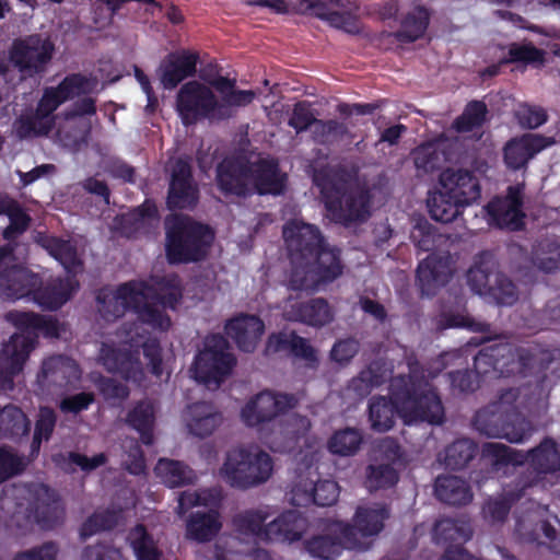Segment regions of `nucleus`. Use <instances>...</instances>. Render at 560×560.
<instances>
[{"label": "nucleus", "mask_w": 560, "mask_h": 560, "mask_svg": "<svg viewBox=\"0 0 560 560\" xmlns=\"http://www.w3.org/2000/svg\"><path fill=\"white\" fill-rule=\"evenodd\" d=\"M176 110L185 126L200 120H219V98L211 88L192 80L184 83L176 95Z\"/></svg>", "instance_id": "8"}, {"label": "nucleus", "mask_w": 560, "mask_h": 560, "mask_svg": "<svg viewBox=\"0 0 560 560\" xmlns=\"http://www.w3.org/2000/svg\"><path fill=\"white\" fill-rule=\"evenodd\" d=\"M390 516V510L385 503H373L371 505L358 506L350 523H338L347 549L364 551L370 548V544L362 541L363 538L375 537L382 533L385 522Z\"/></svg>", "instance_id": "9"}, {"label": "nucleus", "mask_w": 560, "mask_h": 560, "mask_svg": "<svg viewBox=\"0 0 560 560\" xmlns=\"http://www.w3.org/2000/svg\"><path fill=\"white\" fill-rule=\"evenodd\" d=\"M130 546L137 560H161L163 551L143 524H137L129 533Z\"/></svg>", "instance_id": "50"}, {"label": "nucleus", "mask_w": 560, "mask_h": 560, "mask_svg": "<svg viewBox=\"0 0 560 560\" xmlns=\"http://www.w3.org/2000/svg\"><path fill=\"white\" fill-rule=\"evenodd\" d=\"M530 261L545 273L560 270V242L556 237L537 241L532 247Z\"/></svg>", "instance_id": "41"}, {"label": "nucleus", "mask_w": 560, "mask_h": 560, "mask_svg": "<svg viewBox=\"0 0 560 560\" xmlns=\"http://www.w3.org/2000/svg\"><path fill=\"white\" fill-rule=\"evenodd\" d=\"M55 127V117H44L35 109L34 114L18 119L16 131L21 138L47 136Z\"/></svg>", "instance_id": "60"}, {"label": "nucleus", "mask_w": 560, "mask_h": 560, "mask_svg": "<svg viewBox=\"0 0 560 560\" xmlns=\"http://www.w3.org/2000/svg\"><path fill=\"white\" fill-rule=\"evenodd\" d=\"M429 213L434 221L442 223L453 222L465 208L464 203L456 199L447 189H440L429 195L427 199Z\"/></svg>", "instance_id": "35"}, {"label": "nucleus", "mask_w": 560, "mask_h": 560, "mask_svg": "<svg viewBox=\"0 0 560 560\" xmlns=\"http://www.w3.org/2000/svg\"><path fill=\"white\" fill-rule=\"evenodd\" d=\"M249 466V447H235L226 453L220 472L231 487L245 490L249 489V475H246Z\"/></svg>", "instance_id": "31"}, {"label": "nucleus", "mask_w": 560, "mask_h": 560, "mask_svg": "<svg viewBox=\"0 0 560 560\" xmlns=\"http://www.w3.org/2000/svg\"><path fill=\"white\" fill-rule=\"evenodd\" d=\"M294 405L293 395L275 394L265 389L252 397L242 407L240 417L247 428L260 429L261 425L271 422L279 415L293 408Z\"/></svg>", "instance_id": "10"}, {"label": "nucleus", "mask_w": 560, "mask_h": 560, "mask_svg": "<svg viewBox=\"0 0 560 560\" xmlns=\"http://www.w3.org/2000/svg\"><path fill=\"white\" fill-rule=\"evenodd\" d=\"M339 498V486L332 480H323L302 487L295 485L291 490V503L295 506H330Z\"/></svg>", "instance_id": "26"}, {"label": "nucleus", "mask_w": 560, "mask_h": 560, "mask_svg": "<svg viewBox=\"0 0 560 560\" xmlns=\"http://www.w3.org/2000/svg\"><path fill=\"white\" fill-rule=\"evenodd\" d=\"M338 536L315 535L304 541L305 550L315 558L331 560L337 558L343 548H347L345 539L337 527Z\"/></svg>", "instance_id": "47"}, {"label": "nucleus", "mask_w": 560, "mask_h": 560, "mask_svg": "<svg viewBox=\"0 0 560 560\" xmlns=\"http://www.w3.org/2000/svg\"><path fill=\"white\" fill-rule=\"evenodd\" d=\"M434 494L438 500L448 505H466L472 500L469 485L451 475H442L435 479Z\"/></svg>", "instance_id": "32"}, {"label": "nucleus", "mask_w": 560, "mask_h": 560, "mask_svg": "<svg viewBox=\"0 0 560 560\" xmlns=\"http://www.w3.org/2000/svg\"><path fill=\"white\" fill-rule=\"evenodd\" d=\"M256 93L253 90H240L236 86L219 100V120H228L234 116V107H245L253 103Z\"/></svg>", "instance_id": "62"}, {"label": "nucleus", "mask_w": 560, "mask_h": 560, "mask_svg": "<svg viewBox=\"0 0 560 560\" xmlns=\"http://www.w3.org/2000/svg\"><path fill=\"white\" fill-rule=\"evenodd\" d=\"M140 353L100 352L98 362L107 372L117 374L125 381L140 383L144 376Z\"/></svg>", "instance_id": "28"}, {"label": "nucleus", "mask_w": 560, "mask_h": 560, "mask_svg": "<svg viewBox=\"0 0 560 560\" xmlns=\"http://www.w3.org/2000/svg\"><path fill=\"white\" fill-rule=\"evenodd\" d=\"M407 424L427 422L440 425L445 420V409L436 388L409 362V374L390 380L389 398L373 397L369 404L371 428L386 432L395 424V413Z\"/></svg>", "instance_id": "2"}, {"label": "nucleus", "mask_w": 560, "mask_h": 560, "mask_svg": "<svg viewBox=\"0 0 560 560\" xmlns=\"http://www.w3.org/2000/svg\"><path fill=\"white\" fill-rule=\"evenodd\" d=\"M487 114L488 108L485 102L471 101L466 105L463 114L455 119L454 128L458 132H470L482 127Z\"/></svg>", "instance_id": "59"}, {"label": "nucleus", "mask_w": 560, "mask_h": 560, "mask_svg": "<svg viewBox=\"0 0 560 560\" xmlns=\"http://www.w3.org/2000/svg\"><path fill=\"white\" fill-rule=\"evenodd\" d=\"M42 284V278L30 269L12 265L0 273V299L15 301L31 298L36 285Z\"/></svg>", "instance_id": "20"}, {"label": "nucleus", "mask_w": 560, "mask_h": 560, "mask_svg": "<svg viewBox=\"0 0 560 560\" xmlns=\"http://www.w3.org/2000/svg\"><path fill=\"white\" fill-rule=\"evenodd\" d=\"M235 364L234 352H197L191 372L198 383L217 389L232 373Z\"/></svg>", "instance_id": "15"}, {"label": "nucleus", "mask_w": 560, "mask_h": 560, "mask_svg": "<svg viewBox=\"0 0 560 560\" xmlns=\"http://www.w3.org/2000/svg\"><path fill=\"white\" fill-rule=\"evenodd\" d=\"M398 480V472L388 464L370 465L368 467L365 485L371 492L392 488Z\"/></svg>", "instance_id": "61"}, {"label": "nucleus", "mask_w": 560, "mask_h": 560, "mask_svg": "<svg viewBox=\"0 0 560 560\" xmlns=\"http://www.w3.org/2000/svg\"><path fill=\"white\" fill-rule=\"evenodd\" d=\"M30 512L43 529H54L62 523L65 509L57 492L47 485H39L35 491Z\"/></svg>", "instance_id": "22"}, {"label": "nucleus", "mask_w": 560, "mask_h": 560, "mask_svg": "<svg viewBox=\"0 0 560 560\" xmlns=\"http://www.w3.org/2000/svg\"><path fill=\"white\" fill-rule=\"evenodd\" d=\"M119 517V512L110 509L94 512L83 522L80 536L85 539L100 532L112 530L117 526Z\"/></svg>", "instance_id": "58"}, {"label": "nucleus", "mask_w": 560, "mask_h": 560, "mask_svg": "<svg viewBox=\"0 0 560 560\" xmlns=\"http://www.w3.org/2000/svg\"><path fill=\"white\" fill-rule=\"evenodd\" d=\"M199 59V52L189 49L168 52L156 69L162 86L173 90L184 80L195 77Z\"/></svg>", "instance_id": "16"}, {"label": "nucleus", "mask_w": 560, "mask_h": 560, "mask_svg": "<svg viewBox=\"0 0 560 560\" xmlns=\"http://www.w3.org/2000/svg\"><path fill=\"white\" fill-rule=\"evenodd\" d=\"M126 423L129 428L140 434V441L144 445H152L154 442L155 412L151 402L139 401L129 410L126 417Z\"/></svg>", "instance_id": "40"}, {"label": "nucleus", "mask_w": 560, "mask_h": 560, "mask_svg": "<svg viewBox=\"0 0 560 560\" xmlns=\"http://www.w3.org/2000/svg\"><path fill=\"white\" fill-rule=\"evenodd\" d=\"M282 234L291 264V290L316 292L342 276L340 249L330 247L316 225L293 220Z\"/></svg>", "instance_id": "3"}, {"label": "nucleus", "mask_w": 560, "mask_h": 560, "mask_svg": "<svg viewBox=\"0 0 560 560\" xmlns=\"http://www.w3.org/2000/svg\"><path fill=\"white\" fill-rule=\"evenodd\" d=\"M31 352H0V390H12L14 377L19 375Z\"/></svg>", "instance_id": "54"}, {"label": "nucleus", "mask_w": 560, "mask_h": 560, "mask_svg": "<svg viewBox=\"0 0 560 560\" xmlns=\"http://www.w3.org/2000/svg\"><path fill=\"white\" fill-rule=\"evenodd\" d=\"M430 21V13L424 7H417L407 13L401 22L396 38L401 43H413L425 33Z\"/></svg>", "instance_id": "48"}, {"label": "nucleus", "mask_w": 560, "mask_h": 560, "mask_svg": "<svg viewBox=\"0 0 560 560\" xmlns=\"http://www.w3.org/2000/svg\"><path fill=\"white\" fill-rule=\"evenodd\" d=\"M55 88L65 101L89 94L92 91L90 80L81 73L66 75Z\"/></svg>", "instance_id": "64"}, {"label": "nucleus", "mask_w": 560, "mask_h": 560, "mask_svg": "<svg viewBox=\"0 0 560 560\" xmlns=\"http://www.w3.org/2000/svg\"><path fill=\"white\" fill-rule=\"evenodd\" d=\"M249 184L260 196H279L285 190L287 174L281 172L277 160L260 158L250 161Z\"/></svg>", "instance_id": "18"}, {"label": "nucleus", "mask_w": 560, "mask_h": 560, "mask_svg": "<svg viewBox=\"0 0 560 560\" xmlns=\"http://www.w3.org/2000/svg\"><path fill=\"white\" fill-rule=\"evenodd\" d=\"M249 174L250 160L246 155H228L215 166L217 187L224 196L247 197L252 194Z\"/></svg>", "instance_id": "12"}, {"label": "nucleus", "mask_w": 560, "mask_h": 560, "mask_svg": "<svg viewBox=\"0 0 560 560\" xmlns=\"http://www.w3.org/2000/svg\"><path fill=\"white\" fill-rule=\"evenodd\" d=\"M222 524L220 514L215 510L208 512H194L186 524V535L189 539L198 542L212 540L220 532Z\"/></svg>", "instance_id": "36"}, {"label": "nucleus", "mask_w": 560, "mask_h": 560, "mask_svg": "<svg viewBox=\"0 0 560 560\" xmlns=\"http://www.w3.org/2000/svg\"><path fill=\"white\" fill-rule=\"evenodd\" d=\"M474 371H454L450 373L451 384L460 393H472L479 387V376L493 372L499 377L528 375V364L533 352H505L495 358L493 352H476Z\"/></svg>", "instance_id": "6"}, {"label": "nucleus", "mask_w": 560, "mask_h": 560, "mask_svg": "<svg viewBox=\"0 0 560 560\" xmlns=\"http://www.w3.org/2000/svg\"><path fill=\"white\" fill-rule=\"evenodd\" d=\"M95 299L100 315L106 322H115L131 311L142 324L166 331L171 318L165 310L176 308L183 299V287L176 273L153 276L149 281L121 283L116 290L101 288Z\"/></svg>", "instance_id": "1"}, {"label": "nucleus", "mask_w": 560, "mask_h": 560, "mask_svg": "<svg viewBox=\"0 0 560 560\" xmlns=\"http://www.w3.org/2000/svg\"><path fill=\"white\" fill-rule=\"evenodd\" d=\"M481 452L482 457L490 460L491 467L495 471L509 465L521 466L527 462V455L524 452L497 442L485 443Z\"/></svg>", "instance_id": "43"}, {"label": "nucleus", "mask_w": 560, "mask_h": 560, "mask_svg": "<svg viewBox=\"0 0 560 560\" xmlns=\"http://www.w3.org/2000/svg\"><path fill=\"white\" fill-rule=\"evenodd\" d=\"M43 246L51 257L61 264L67 276L77 278L83 268V261L79 257L75 244L69 240L49 236L45 238Z\"/></svg>", "instance_id": "33"}, {"label": "nucleus", "mask_w": 560, "mask_h": 560, "mask_svg": "<svg viewBox=\"0 0 560 560\" xmlns=\"http://www.w3.org/2000/svg\"><path fill=\"white\" fill-rule=\"evenodd\" d=\"M505 412L483 408L478 410L472 418V427L481 435L506 441H520V435L504 432Z\"/></svg>", "instance_id": "38"}, {"label": "nucleus", "mask_w": 560, "mask_h": 560, "mask_svg": "<svg viewBox=\"0 0 560 560\" xmlns=\"http://www.w3.org/2000/svg\"><path fill=\"white\" fill-rule=\"evenodd\" d=\"M156 475L170 488L192 483L196 476L192 469L179 460L161 458L155 466Z\"/></svg>", "instance_id": "44"}, {"label": "nucleus", "mask_w": 560, "mask_h": 560, "mask_svg": "<svg viewBox=\"0 0 560 560\" xmlns=\"http://www.w3.org/2000/svg\"><path fill=\"white\" fill-rule=\"evenodd\" d=\"M31 431V421L20 407L9 404L0 407V436L19 441L27 436Z\"/></svg>", "instance_id": "39"}, {"label": "nucleus", "mask_w": 560, "mask_h": 560, "mask_svg": "<svg viewBox=\"0 0 560 560\" xmlns=\"http://www.w3.org/2000/svg\"><path fill=\"white\" fill-rule=\"evenodd\" d=\"M8 319L18 330L10 338L11 350H35L40 335L59 338L67 331L66 324L56 317L33 312H10Z\"/></svg>", "instance_id": "7"}, {"label": "nucleus", "mask_w": 560, "mask_h": 560, "mask_svg": "<svg viewBox=\"0 0 560 560\" xmlns=\"http://www.w3.org/2000/svg\"><path fill=\"white\" fill-rule=\"evenodd\" d=\"M250 466L246 471L249 475V488L266 482L272 475L273 460L271 456L257 446H250Z\"/></svg>", "instance_id": "56"}, {"label": "nucleus", "mask_w": 560, "mask_h": 560, "mask_svg": "<svg viewBox=\"0 0 560 560\" xmlns=\"http://www.w3.org/2000/svg\"><path fill=\"white\" fill-rule=\"evenodd\" d=\"M79 289V281L74 277H56L46 283L36 285L32 293L34 301L42 308L57 311L65 305Z\"/></svg>", "instance_id": "21"}, {"label": "nucleus", "mask_w": 560, "mask_h": 560, "mask_svg": "<svg viewBox=\"0 0 560 560\" xmlns=\"http://www.w3.org/2000/svg\"><path fill=\"white\" fill-rule=\"evenodd\" d=\"M312 132L314 140L323 145L338 144L343 140L351 142L354 138L347 124L337 119H319Z\"/></svg>", "instance_id": "49"}, {"label": "nucleus", "mask_w": 560, "mask_h": 560, "mask_svg": "<svg viewBox=\"0 0 560 560\" xmlns=\"http://www.w3.org/2000/svg\"><path fill=\"white\" fill-rule=\"evenodd\" d=\"M363 442L360 430L345 428L336 431L327 442V448L331 454L339 456H352L357 454Z\"/></svg>", "instance_id": "53"}, {"label": "nucleus", "mask_w": 560, "mask_h": 560, "mask_svg": "<svg viewBox=\"0 0 560 560\" xmlns=\"http://www.w3.org/2000/svg\"><path fill=\"white\" fill-rule=\"evenodd\" d=\"M55 47L48 39L32 35L13 42L10 49V60L20 72L28 75L45 72L52 58Z\"/></svg>", "instance_id": "11"}, {"label": "nucleus", "mask_w": 560, "mask_h": 560, "mask_svg": "<svg viewBox=\"0 0 560 560\" xmlns=\"http://www.w3.org/2000/svg\"><path fill=\"white\" fill-rule=\"evenodd\" d=\"M478 444L468 439L462 438L447 445L443 453V463L446 468L459 470L465 468L477 455Z\"/></svg>", "instance_id": "45"}, {"label": "nucleus", "mask_w": 560, "mask_h": 560, "mask_svg": "<svg viewBox=\"0 0 560 560\" xmlns=\"http://www.w3.org/2000/svg\"><path fill=\"white\" fill-rule=\"evenodd\" d=\"M452 277L450 258L430 254L419 262L416 271L417 283L422 296H434Z\"/></svg>", "instance_id": "19"}, {"label": "nucleus", "mask_w": 560, "mask_h": 560, "mask_svg": "<svg viewBox=\"0 0 560 560\" xmlns=\"http://www.w3.org/2000/svg\"><path fill=\"white\" fill-rule=\"evenodd\" d=\"M224 331L238 350H249L254 349L264 336L265 323L257 315L242 313L226 320Z\"/></svg>", "instance_id": "24"}, {"label": "nucleus", "mask_w": 560, "mask_h": 560, "mask_svg": "<svg viewBox=\"0 0 560 560\" xmlns=\"http://www.w3.org/2000/svg\"><path fill=\"white\" fill-rule=\"evenodd\" d=\"M199 201V188L188 161L177 159L172 167L166 205L170 210L194 209Z\"/></svg>", "instance_id": "14"}, {"label": "nucleus", "mask_w": 560, "mask_h": 560, "mask_svg": "<svg viewBox=\"0 0 560 560\" xmlns=\"http://www.w3.org/2000/svg\"><path fill=\"white\" fill-rule=\"evenodd\" d=\"M490 225L520 231L524 228L523 187L509 186L505 197H494L485 207Z\"/></svg>", "instance_id": "13"}, {"label": "nucleus", "mask_w": 560, "mask_h": 560, "mask_svg": "<svg viewBox=\"0 0 560 560\" xmlns=\"http://www.w3.org/2000/svg\"><path fill=\"white\" fill-rule=\"evenodd\" d=\"M318 185L327 217L332 222L349 226L370 218L372 196L369 189L349 187L345 179L336 175L326 176Z\"/></svg>", "instance_id": "5"}, {"label": "nucleus", "mask_w": 560, "mask_h": 560, "mask_svg": "<svg viewBox=\"0 0 560 560\" xmlns=\"http://www.w3.org/2000/svg\"><path fill=\"white\" fill-rule=\"evenodd\" d=\"M439 184L450 190L465 207L477 202L481 197L480 183L474 172L468 170L447 168L441 173Z\"/></svg>", "instance_id": "23"}, {"label": "nucleus", "mask_w": 560, "mask_h": 560, "mask_svg": "<svg viewBox=\"0 0 560 560\" xmlns=\"http://www.w3.org/2000/svg\"><path fill=\"white\" fill-rule=\"evenodd\" d=\"M294 313L300 322L314 327H322L330 323L334 317L328 302L323 298L299 303Z\"/></svg>", "instance_id": "46"}, {"label": "nucleus", "mask_w": 560, "mask_h": 560, "mask_svg": "<svg viewBox=\"0 0 560 560\" xmlns=\"http://www.w3.org/2000/svg\"><path fill=\"white\" fill-rule=\"evenodd\" d=\"M7 209L5 215L9 218V225L4 228L2 236L5 241L11 242L27 231L32 219L21 203L11 197H9Z\"/></svg>", "instance_id": "57"}, {"label": "nucleus", "mask_w": 560, "mask_h": 560, "mask_svg": "<svg viewBox=\"0 0 560 560\" xmlns=\"http://www.w3.org/2000/svg\"><path fill=\"white\" fill-rule=\"evenodd\" d=\"M517 486H521L517 492L505 491L504 495L499 499H490L483 506L482 512L485 517L491 522L502 523L506 520L513 503L520 500L525 494V489L529 486L520 480Z\"/></svg>", "instance_id": "52"}, {"label": "nucleus", "mask_w": 560, "mask_h": 560, "mask_svg": "<svg viewBox=\"0 0 560 560\" xmlns=\"http://www.w3.org/2000/svg\"><path fill=\"white\" fill-rule=\"evenodd\" d=\"M159 210L154 201L145 199L144 202L127 213L117 217V225L126 236L138 233L147 221L158 220Z\"/></svg>", "instance_id": "42"}, {"label": "nucleus", "mask_w": 560, "mask_h": 560, "mask_svg": "<svg viewBox=\"0 0 560 560\" xmlns=\"http://www.w3.org/2000/svg\"><path fill=\"white\" fill-rule=\"evenodd\" d=\"M499 262L495 256L489 252H481L467 272V283L471 291L486 296L490 287L499 275Z\"/></svg>", "instance_id": "29"}, {"label": "nucleus", "mask_w": 560, "mask_h": 560, "mask_svg": "<svg viewBox=\"0 0 560 560\" xmlns=\"http://www.w3.org/2000/svg\"><path fill=\"white\" fill-rule=\"evenodd\" d=\"M307 527V520L298 511L289 510L267 524V540L298 541Z\"/></svg>", "instance_id": "30"}, {"label": "nucleus", "mask_w": 560, "mask_h": 560, "mask_svg": "<svg viewBox=\"0 0 560 560\" xmlns=\"http://www.w3.org/2000/svg\"><path fill=\"white\" fill-rule=\"evenodd\" d=\"M486 296L492 298L499 305L511 306L517 301L518 291L514 282L500 271Z\"/></svg>", "instance_id": "63"}, {"label": "nucleus", "mask_w": 560, "mask_h": 560, "mask_svg": "<svg viewBox=\"0 0 560 560\" xmlns=\"http://www.w3.org/2000/svg\"><path fill=\"white\" fill-rule=\"evenodd\" d=\"M38 382L55 388H74L80 383L82 370L78 362L66 354L49 357L43 361Z\"/></svg>", "instance_id": "17"}, {"label": "nucleus", "mask_w": 560, "mask_h": 560, "mask_svg": "<svg viewBox=\"0 0 560 560\" xmlns=\"http://www.w3.org/2000/svg\"><path fill=\"white\" fill-rule=\"evenodd\" d=\"M57 423L56 411L48 406L39 407L33 439L31 442V454L37 455L40 451L42 443L49 441L52 436Z\"/></svg>", "instance_id": "55"}, {"label": "nucleus", "mask_w": 560, "mask_h": 560, "mask_svg": "<svg viewBox=\"0 0 560 560\" xmlns=\"http://www.w3.org/2000/svg\"><path fill=\"white\" fill-rule=\"evenodd\" d=\"M545 148V138L525 133L510 139L503 147V161L511 171L527 167L528 162Z\"/></svg>", "instance_id": "25"}, {"label": "nucleus", "mask_w": 560, "mask_h": 560, "mask_svg": "<svg viewBox=\"0 0 560 560\" xmlns=\"http://www.w3.org/2000/svg\"><path fill=\"white\" fill-rule=\"evenodd\" d=\"M214 241L213 230L186 214L165 219V257L170 265H188L203 261Z\"/></svg>", "instance_id": "4"}, {"label": "nucleus", "mask_w": 560, "mask_h": 560, "mask_svg": "<svg viewBox=\"0 0 560 560\" xmlns=\"http://www.w3.org/2000/svg\"><path fill=\"white\" fill-rule=\"evenodd\" d=\"M527 462L539 474H551L560 470V451L556 441L545 438L538 446L526 452Z\"/></svg>", "instance_id": "37"}, {"label": "nucleus", "mask_w": 560, "mask_h": 560, "mask_svg": "<svg viewBox=\"0 0 560 560\" xmlns=\"http://www.w3.org/2000/svg\"><path fill=\"white\" fill-rule=\"evenodd\" d=\"M516 533L526 542L546 545L553 553L560 555V518L556 517V525L549 521H540L534 528L527 530L524 522L518 521Z\"/></svg>", "instance_id": "34"}, {"label": "nucleus", "mask_w": 560, "mask_h": 560, "mask_svg": "<svg viewBox=\"0 0 560 560\" xmlns=\"http://www.w3.org/2000/svg\"><path fill=\"white\" fill-rule=\"evenodd\" d=\"M266 517L261 511L247 510L233 517V526L243 536L267 540Z\"/></svg>", "instance_id": "51"}, {"label": "nucleus", "mask_w": 560, "mask_h": 560, "mask_svg": "<svg viewBox=\"0 0 560 560\" xmlns=\"http://www.w3.org/2000/svg\"><path fill=\"white\" fill-rule=\"evenodd\" d=\"M222 421V413L211 402L197 401L187 407V428L195 436L207 438L211 435L221 425Z\"/></svg>", "instance_id": "27"}]
</instances>
